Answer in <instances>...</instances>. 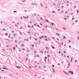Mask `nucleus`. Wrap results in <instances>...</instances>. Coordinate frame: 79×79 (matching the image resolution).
<instances>
[{"label": "nucleus", "instance_id": "obj_1", "mask_svg": "<svg viewBox=\"0 0 79 79\" xmlns=\"http://www.w3.org/2000/svg\"><path fill=\"white\" fill-rule=\"evenodd\" d=\"M69 72L70 73H71V74H73V72H72L71 71H69Z\"/></svg>", "mask_w": 79, "mask_h": 79}, {"label": "nucleus", "instance_id": "obj_2", "mask_svg": "<svg viewBox=\"0 0 79 79\" xmlns=\"http://www.w3.org/2000/svg\"><path fill=\"white\" fill-rule=\"evenodd\" d=\"M31 5H37L36 4L34 3H32L31 4Z\"/></svg>", "mask_w": 79, "mask_h": 79}, {"label": "nucleus", "instance_id": "obj_3", "mask_svg": "<svg viewBox=\"0 0 79 79\" xmlns=\"http://www.w3.org/2000/svg\"><path fill=\"white\" fill-rule=\"evenodd\" d=\"M45 21H46V22H47V23H49V21H48V20L46 19Z\"/></svg>", "mask_w": 79, "mask_h": 79}, {"label": "nucleus", "instance_id": "obj_4", "mask_svg": "<svg viewBox=\"0 0 79 79\" xmlns=\"http://www.w3.org/2000/svg\"><path fill=\"white\" fill-rule=\"evenodd\" d=\"M53 72L54 73H55V69H52Z\"/></svg>", "mask_w": 79, "mask_h": 79}, {"label": "nucleus", "instance_id": "obj_5", "mask_svg": "<svg viewBox=\"0 0 79 79\" xmlns=\"http://www.w3.org/2000/svg\"><path fill=\"white\" fill-rule=\"evenodd\" d=\"M46 49H47V50H49V48H48V47H45V48Z\"/></svg>", "mask_w": 79, "mask_h": 79}, {"label": "nucleus", "instance_id": "obj_6", "mask_svg": "<svg viewBox=\"0 0 79 79\" xmlns=\"http://www.w3.org/2000/svg\"><path fill=\"white\" fill-rule=\"evenodd\" d=\"M47 56H48V58H49L50 56V55H47Z\"/></svg>", "mask_w": 79, "mask_h": 79}, {"label": "nucleus", "instance_id": "obj_7", "mask_svg": "<svg viewBox=\"0 0 79 79\" xmlns=\"http://www.w3.org/2000/svg\"><path fill=\"white\" fill-rule=\"evenodd\" d=\"M72 61H73V57H72L71 59V62H72Z\"/></svg>", "mask_w": 79, "mask_h": 79}, {"label": "nucleus", "instance_id": "obj_8", "mask_svg": "<svg viewBox=\"0 0 79 79\" xmlns=\"http://www.w3.org/2000/svg\"><path fill=\"white\" fill-rule=\"evenodd\" d=\"M56 34L58 35V36H60V35H59V34L58 33H56Z\"/></svg>", "mask_w": 79, "mask_h": 79}, {"label": "nucleus", "instance_id": "obj_9", "mask_svg": "<svg viewBox=\"0 0 79 79\" xmlns=\"http://www.w3.org/2000/svg\"><path fill=\"white\" fill-rule=\"evenodd\" d=\"M3 69H7L5 68H3Z\"/></svg>", "mask_w": 79, "mask_h": 79}, {"label": "nucleus", "instance_id": "obj_10", "mask_svg": "<svg viewBox=\"0 0 79 79\" xmlns=\"http://www.w3.org/2000/svg\"><path fill=\"white\" fill-rule=\"evenodd\" d=\"M66 36H64L63 38H64V39H65V38H66Z\"/></svg>", "mask_w": 79, "mask_h": 79}, {"label": "nucleus", "instance_id": "obj_11", "mask_svg": "<svg viewBox=\"0 0 79 79\" xmlns=\"http://www.w3.org/2000/svg\"><path fill=\"white\" fill-rule=\"evenodd\" d=\"M51 24H52V26H53L54 24L53 23H51Z\"/></svg>", "mask_w": 79, "mask_h": 79}, {"label": "nucleus", "instance_id": "obj_12", "mask_svg": "<svg viewBox=\"0 0 79 79\" xmlns=\"http://www.w3.org/2000/svg\"><path fill=\"white\" fill-rule=\"evenodd\" d=\"M18 68H21L19 66L18 67L17 66H16Z\"/></svg>", "mask_w": 79, "mask_h": 79}, {"label": "nucleus", "instance_id": "obj_13", "mask_svg": "<svg viewBox=\"0 0 79 79\" xmlns=\"http://www.w3.org/2000/svg\"><path fill=\"white\" fill-rule=\"evenodd\" d=\"M13 48H14V50H15V47H14Z\"/></svg>", "mask_w": 79, "mask_h": 79}, {"label": "nucleus", "instance_id": "obj_14", "mask_svg": "<svg viewBox=\"0 0 79 79\" xmlns=\"http://www.w3.org/2000/svg\"><path fill=\"white\" fill-rule=\"evenodd\" d=\"M2 30H4L5 31H6V30H5V29H2Z\"/></svg>", "mask_w": 79, "mask_h": 79}, {"label": "nucleus", "instance_id": "obj_15", "mask_svg": "<svg viewBox=\"0 0 79 79\" xmlns=\"http://www.w3.org/2000/svg\"><path fill=\"white\" fill-rule=\"evenodd\" d=\"M17 11H14V13H16Z\"/></svg>", "mask_w": 79, "mask_h": 79}, {"label": "nucleus", "instance_id": "obj_16", "mask_svg": "<svg viewBox=\"0 0 79 79\" xmlns=\"http://www.w3.org/2000/svg\"><path fill=\"white\" fill-rule=\"evenodd\" d=\"M63 28L65 30H66V28L64 27H63Z\"/></svg>", "mask_w": 79, "mask_h": 79}, {"label": "nucleus", "instance_id": "obj_17", "mask_svg": "<svg viewBox=\"0 0 79 79\" xmlns=\"http://www.w3.org/2000/svg\"><path fill=\"white\" fill-rule=\"evenodd\" d=\"M77 21H78V20H76V21H75V23H76V22H77Z\"/></svg>", "mask_w": 79, "mask_h": 79}, {"label": "nucleus", "instance_id": "obj_18", "mask_svg": "<svg viewBox=\"0 0 79 79\" xmlns=\"http://www.w3.org/2000/svg\"><path fill=\"white\" fill-rule=\"evenodd\" d=\"M58 53H59V54H60V53H61V52L60 51L58 52Z\"/></svg>", "mask_w": 79, "mask_h": 79}, {"label": "nucleus", "instance_id": "obj_19", "mask_svg": "<svg viewBox=\"0 0 79 79\" xmlns=\"http://www.w3.org/2000/svg\"><path fill=\"white\" fill-rule=\"evenodd\" d=\"M52 66L54 68V67H55V65H52Z\"/></svg>", "mask_w": 79, "mask_h": 79}, {"label": "nucleus", "instance_id": "obj_20", "mask_svg": "<svg viewBox=\"0 0 79 79\" xmlns=\"http://www.w3.org/2000/svg\"><path fill=\"white\" fill-rule=\"evenodd\" d=\"M22 45L23 47H24V45L23 44H22Z\"/></svg>", "mask_w": 79, "mask_h": 79}, {"label": "nucleus", "instance_id": "obj_21", "mask_svg": "<svg viewBox=\"0 0 79 79\" xmlns=\"http://www.w3.org/2000/svg\"><path fill=\"white\" fill-rule=\"evenodd\" d=\"M5 35H7V33H6V34H5Z\"/></svg>", "mask_w": 79, "mask_h": 79}, {"label": "nucleus", "instance_id": "obj_22", "mask_svg": "<svg viewBox=\"0 0 79 79\" xmlns=\"http://www.w3.org/2000/svg\"><path fill=\"white\" fill-rule=\"evenodd\" d=\"M28 68H30V69H32V68L31 67H28Z\"/></svg>", "mask_w": 79, "mask_h": 79}, {"label": "nucleus", "instance_id": "obj_23", "mask_svg": "<svg viewBox=\"0 0 79 79\" xmlns=\"http://www.w3.org/2000/svg\"><path fill=\"white\" fill-rule=\"evenodd\" d=\"M2 71H5V70H1Z\"/></svg>", "mask_w": 79, "mask_h": 79}, {"label": "nucleus", "instance_id": "obj_24", "mask_svg": "<svg viewBox=\"0 0 79 79\" xmlns=\"http://www.w3.org/2000/svg\"><path fill=\"white\" fill-rule=\"evenodd\" d=\"M69 42H70V43H71V41H70V40H69Z\"/></svg>", "mask_w": 79, "mask_h": 79}, {"label": "nucleus", "instance_id": "obj_25", "mask_svg": "<svg viewBox=\"0 0 79 79\" xmlns=\"http://www.w3.org/2000/svg\"><path fill=\"white\" fill-rule=\"evenodd\" d=\"M41 53H44V52H42V51H41Z\"/></svg>", "mask_w": 79, "mask_h": 79}, {"label": "nucleus", "instance_id": "obj_26", "mask_svg": "<svg viewBox=\"0 0 79 79\" xmlns=\"http://www.w3.org/2000/svg\"><path fill=\"white\" fill-rule=\"evenodd\" d=\"M77 13H79V12L78 11V10H77Z\"/></svg>", "mask_w": 79, "mask_h": 79}, {"label": "nucleus", "instance_id": "obj_27", "mask_svg": "<svg viewBox=\"0 0 79 79\" xmlns=\"http://www.w3.org/2000/svg\"><path fill=\"white\" fill-rule=\"evenodd\" d=\"M45 40H46V41H48V40H47V39H46Z\"/></svg>", "mask_w": 79, "mask_h": 79}, {"label": "nucleus", "instance_id": "obj_28", "mask_svg": "<svg viewBox=\"0 0 79 79\" xmlns=\"http://www.w3.org/2000/svg\"><path fill=\"white\" fill-rule=\"evenodd\" d=\"M44 61H45V62H46V59H44Z\"/></svg>", "mask_w": 79, "mask_h": 79}, {"label": "nucleus", "instance_id": "obj_29", "mask_svg": "<svg viewBox=\"0 0 79 79\" xmlns=\"http://www.w3.org/2000/svg\"><path fill=\"white\" fill-rule=\"evenodd\" d=\"M37 56L38 57V58H39V56L38 55H37Z\"/></svg>", "mask_w": 79, "mask_h": 79}, {"label": "nucleus", "instance_id": "obj_30", "mask_svg": "<svg viewBox=\"0 0 79 79\" xmlns=\"http://www.w3.org/2000/svg\"><path fill=\"white\" fill-rule=\"evenodd\" d=\"M27 56H29V54H27Z\"/></svg>", "mask_w": 79, "mask_h": 79}, {"label": "nucleus", "instance_id": "obj_31", "mask_svg": "<svg viewBox=\"0 0 79 79\" xmlns=\"http://www.w3.org/2000/svg\"><path fill=\"white\" fill-rule=\"evenodd\" d=\"M32 47H34V44L32 45Z\"/></svg>", "mask_w": 79, "mask_h": 79}, {"label": "nucleus", "instance_id": "obj_32", "mask_svg": "<svg viewBox=\"0 0 79 79\" xmlns=\"http://www.w3.org/2000/svg\"><path fill=\"white\" fill-rule=\"evenodd\" d=\"M67 57L69 58V56H67Z\"/></svg>", "mask_w": 79, "mask_h": 79}, {"label": "nucleus", "instance_id": "obj_33", "mask_svg": "<svg viewBox=\"0 0 79 79\" xmlns=\"http://www.w3.org/2000/svg\"><path fill=\"white\" fill-rule=\"evenodd\" d=\"M35 76H37V75L36 74H35Z\"/></svg>", "mask_w": 79, "mask_h": 79}, {"label": "nucleus", "instance_id": "obj_34", "mask_svg": "<svg viewBox=\"0 0 79 79\" xmlns=\"http://www.w3.org/2000/svg\"><path fill=\"white\" fill-rule=\"evenodd\" d=\"M69 48H71V45H70L69 46Z\"/></svg>", "mask_w": 79, "mask_h": 79}, {"label": "nucleus", "instance_id": "obj_35", "mask_svg": "<svg viewBox=\"0 0 79 79\" xmlns=\"http://www.w3.org/2000/svg\"><path fill=\"white\" fill-rule=\"evenodd\" d=\"M23 18H25V19H26V17H23Z\"/></svg>", "mask_w": 79, "mask_h": 79}, {"label": "nucleus", "instance_id": "obj_36", "mask_svg": "<svg viewBox=\"0 0 79 79\" xmlns=\"http://www.w3.org/2000/svg\"><path fill=\"white\" fill-rule=\"evenodd\" d=\"M52 13H55V11H53Z\"/></svg>", "mask_w": 79, "mask_h": 79}, {"label": "nucleus", "instance_id": "obj_37", "mask_svg": "<svg viewBox=\"0 0 79 79\" xmlns=\"http://www.w3.org/2000/svg\"><path fill=\"white\" fill-rule=\"evenodd\" d=\"M37 26H38V27H40V26H39V25H38Z\"/></svg>", "mask_w": 79, "mask_h": 79}, {"label": "nucleus", "instance_id": "obj_38", "mask_svg": "<svg viewBox=\"0 0 79 79\" xmlns=\"http://www.w3.org/2000/svg\"><path fill=\"white\" fill-rule=\"evenodd\" d=\"M64 53H66V51H64Z\"/></svg>", "mask_w": 79, "mask_h": 79}, {"label": "nucleus", "instance_id": "obj_39", "mask_svg": "<svg viewBox=\"0 0 79 79\" xmlns=\"http://www.w3.org/2000/svg\"><path fill=\"white\" fill-rule=\"evenodd\" d=\"M42 37H39V39H42Z\"/></svg>", "mask_w": 79, "mask_h": 79}, {"label": "nucleus", "instance_id": "obj_40", "mask_svg": "<svg viewBox=\"0 0 79 79\" xmlns=\"http://www.w3.org/2000/svg\"><path fill=\"white\" fill-rule=\"evenodd\" d=\"M74 19V18H72V20H73V19Z\"/></svg>", "mask_w": 79, "mask_h": 79}, {"label": "nucleus", "instance_id": "obj_41", "mask_svg": "<svg viewBox=\"0 0 79 79\" xmlns=\"http://www.w3.org/2000/svg\"><path fill=\"white\" fill-rule=\"evenodd\" d=\"M41 5L42 6H43V5H42V4H41Z\"/></svg>", "mask_w": 79, "mask_h": 79}, {"label": "nucleus", "instance_id": "obj_42", "mask_svg": "<svg viewBox=\"0 0 79 79\" xmlns=\"http://www.w3.org/2000/svg\"><path fill=\"white\" fill-rule=\"evenodd\" d=\"M26 1H22L23 2H25Z\"/></svg>", "mask_w": 79, "mask_h": 79}, {"label": "nucleus", "instance_id": "obj_43", "mask_svg": "<svg viewBox=\"0 0 79 79\" xmlns=\"http://www.w3.org/2000/svg\"><path fill=\"white\" fill-rule=\"evenodd\" d=\"M74 8H76V6H74Z\"/></svg>", "mask_w": 79, "mask_h": 79}, {"label": "nucleus", "instance_id": "obj_44", "mask_svg": "<svg viewBox=\"0 0 79 79\" xmlns=\"http://www.w3.org/2000/svg\"><path fill=\"white\" fill-rule=\"evenodd\" d=\"M44 37H45V38H47V36H44Z\"/></svg>", "mask_w": 79, "mask_h": 79}, {"label": "nucleus", "instance_id": "obj_45", "mask_svg": "<svg viewBox=\"0 0 79 79\" xmlns=\"http://www.w3.org/2000/svg\"><path fill=\"white\" fill-rule=\"evenodd\" d=\"M67 3H69V2L67 1Z\"/></svg>", "mask_w": 79, "mask_h": 79}, {"label": "nucleus", "instance_id": "obj_46", "mask_svg": "<svg viewBox=\"0 0 79 79\" xmlns=\"http://www.w3.org/2000/svg\"><path fill=\"white\" fill-rule=\"evenodd\" d=\"M60 9H58V11H60Z\"/></svg>", "mask_w": 79, "mask_h": 79}, {"label": "nucleus", "instance_id": "obj_47", "mask_svg": "<svg viewBox=\"0 0 79 79\" xmlns=\"http://www.w3.org/2000/svg\"><path fill=\"white\" fill-rule=\"evenodd\" d=\"M17 24H18V25H19V23H17Z\"/></svg>", "mask_w": 79, "mask_h": 79}, {"label": "nucleus", "instance_id": "obj_48", "mask_svg": "<svg viewBox=\"0 0 79 79\" xmlns=\"http://www.w3.org/2000/svg\"><path fill=\"white\" fill-rule=\"evenodd\" d=\"M44 68H46V66H44Z\"/></svg>", "mask_w": 79, "mask_h": 79}, {"label": "nucleus", "instance_id": "obj_49", "mask_svg": "<svg viewBox=\"0 0 79 79\" xmlns=\"http://www.w3.org/2000/svg\"><path fill=\"white\" fill-rule=\"evenodd\" d=\"M16 27H18V26L17 25H15Z\"/></svg>", "mask_w": 79, "mask_h": 79}, {"label": "nucleus", "instance_id": "obj_50", "mask_svg": "<svg viewBox=\"0 0 79 79\" xmlns=\"http://www.w3.org/2000/svg\"><path fill=\"white\" fill-rule=\"evenodd\" d=\"M52 48H55L54 47H52Z\"/></svg>", "mask_w": 79, "mask_h": 79}, {"label": "nucleus", "instance_id": "obj_51", "mask_svg": "<svg viewBox=\"0 0 79 79\" xmlns=\"http://www.w3.org/2000/svg\"><path fill=\"white\" fill-rule=\"evenodd\" d=\"M58 65H59V66H60V64L58 63Z\"/></svg>", "mask_w": 79, "mask_h": 79}, {"label": "nucleus", "instance_id": "obj_52", "mask_svg": "<svg viewBox=\"0 0 79 79\" xmlns=\"http://www.w3.org/2000/svg\"><path fill=\"white\" fill-rule=\"evenodd\" d=\"M62 45H63V42H62Z\"/></svg>", "mask_w": 79, "mask_h": 79}, {"label": "nucleus", "instance_id": "obj_53", "mask_svg": "<svg viewBox=\"0 0 79 79\" xmlns=\"http://www.w3.org/2000/svg\"><path fill=\"white\" fill-rule=\"evenodd\" d=\"M65 13L67 14V13H68V12L66 11V12H65Z\"/></svg>", "mask_w": 79, "mask_h": 79}, {"label": "nucleus", "instance_id": "obj_54", "mask_svg": "<svg viewBox=\"0 0 79 79\" xmlns=\"http://www.w3.org/2000/svg\"><path fill=\"white\" fill-rule=\"evenodd\" d=\"M29 40L28 39L27 40V41H28Z\"/></svg>", "mask_w": 79, "mask_h": 79}, {"label": "nucleus", "instance_id": "obj_55", "mask_svg": "<svg viewBox=\"0 0 79 79\" xmlns=\"http://www.w3.org/2000/svg\"><path fill=\"white\" fill-rule=\"evenodd\" d=\"M64 19H65V20H66V19L64 18Z\"/></svg>", "mask_w": 79, "mask_h": 79}, {"label": "nucleus", "instance_id": "obj_56", "mask_svg": "<svg viewBox=\"0 0 79 79\" xmlns=\"http://www.w3.org/2000/svg\"><path fill=\"white\" fill-rule=\"evenodd\" d=\"M20 29H22V27H20Z\"/></svg>", "mask_w": 79, "mask_h": 79}, {"label": "nucleus", "instance_id": "obj_57", "mask_svg": "<svg viewBox=\"0 0 79 79\" xmlns=\"http://www.w3.org/2000/svg\"><path fill=\"white\" fill-rule=\"evenodd\" d=\"M28 34H30V32H28Z\"/></svg>", "mask_w": 79, "mask_h": 79}, {"label": "nucleus", "instance_id": "obj_58", "mask_svg": "<svg viewBox=\"0 0 79 79\" xmlns=\"http://www.w3.org/2000/svg\"><path fill=\"white\" fill-rule=\"evenodd\" d=\"M64 47H65V46H66V45H65V44H64Z\"/></svg>", "mask_w": 79, "mask_h": 79}, {"label": "nucleus", "instance_id": "obj_59", "mask_svg": "<svg viewBox=\"0 0 79 79\" xmlns=\"http://www.w3.org/2000/svg\"><path fill=\"white\" fill-rule=\"evenodd\" d=\"M8 37H9V38H10V36H9Z\"/></svg>", "mask_w": 79, "mask_h": 79}, {"label": "nucleus", "instance_id": "obj_60", "mask_svg": "<svg viewBox=\"0 0 79 79\" xmlns=\"http://www.w3.org/2000/svg\"><path fill=\"white\" fill-rule=\"evenodd\" d=\"M34 53H36V52H35V51H34Z\"/></svg>", "mask_w": 79, "mask_h": 79}, {"label": "nucleus", "instance_id": "obj_61", "mask_svg": "<svg viewBox=\"0 0 79 79\" xmlns=\"http://www.w3.org/2000/svg\"><path fill=\"white\" fill-rule=\"evenodd\" d=\"M30 23H32V22H31V21H30Z\"/></svg>", "mask_w": 79, "mask_h": 79}, {"label": "nucleus", "instance_id": "obj_62", "mask_svg": "<svg viewBox=\"0 0 79 79\" xmlns=\"http://www.w3.org/2000/svg\"><path fill=\"white\" fill-rule=\"evenodd\" d=\"M15 42H17V41L16 40H15Z\"/></svg>", "mask_w": 79, "mask_h": 79}, {"label": "nucleus", "instance_id": "obj_63", "mask_svg": "<svg viewBox=\"0 0 79 79\" xmlns=\"http://www.w3.org/2000/svg\"><path fill=\"white\" fill-rule=\"evenodd\" d=\"M67 17L68 18H69V16H67Z\"/></svg>", "mask_w": 79, "mask_h": 79}, {"label": "nucleus", "instance_id": "obj_64", "mask_svg": "<svg viewBox=\"0 0 79 79\" xmlns=\"http://www.w3.org/2000/svg\"><path fill=\"white\" fill-rule=\"evenodd\" d=\"M61 7L62 8H63V6H62Z\"/></svg>", "mask_w": 79, "mask_h": 79}]
</instances>
